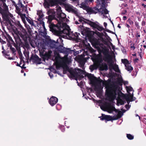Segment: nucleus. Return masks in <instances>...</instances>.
<instances>
[{
	"mask_svg": "<svg viewBox=\"0 0 146 146\" xmlns=\"http://www.w3.org/2000/svg\"><path fill=\"white\" fill-rule=\"evenodd\" d=\"M119 87L117 85L113 84L112 87H106V95L110 100H113L117 95L119 97H123L125 99L127 104L131 101L130 97L128 95H125L119 89Z\"/></svg>",
	"mask_w": 146,
	"mask_h": 146,
	"instance_id": "obj_1",
	"label": "nucleus"
},
{
	"mask_svg": "<svg viewBox=\"0 0 146 146\" xmlns=\"http://www.w3.org/2000/svg\"><path fill=\"white\" fill-rule=\"evenodd\" d=\"M50 28L56 35L60 36H62L63 34H66L69 37L70 40H73V38L69 36L70 27L66 23H63L61 27H59L54 24H52L50 25Z\"/></svg>",
	"mask_w": 146,
	"mask_h": 146,
	"instance_id": "obj_2",
	"label": "nucleus"
},
{
	"mask_svg": "<svg viewBox=\"0 0 146 146\" xmlns=\"http://www.w3.org/2000/svg\"><path fill=\"white\" fill-rule=\"evenodd\" d=\"M8 3V0H0V13L1 14L3 19L7 21H9L11 25L12 24L8 15L9 13Z\"/></svg>",
	"mask_w": 146,
	"mask_h": 146,
	"instance_id": "obj_3",
	"label": "nucleus"
},
{
	"mask_svg": "<svg viewBox=\"0 0 146 146\" xmlns=\"http://www.w3.org/2000/svg\"><path fill=\"white\" fill-rule=\"evenodd\" d=\"M27 31L29 33L28 34L26 30L25 32H24L23 34L21 33L20 34V36L22 39L24 40L25 43H28L31 41V38L32 37V29L29 25L26 26Z\"/></svg>",
	"mask_w": 146,
	"mask_h": 146,
	"instance_id": "obj_4",
	"label": "nucleus"
},
{
	"mask_svg": "<svg viewBox=\"0 0 146 146\" xmlns=\"http://www.w3.org/2000/svg\"><path fill=\"white\" fill-rule=\"evenodd\" d=\"M56 68L58 69L60 67H62L63 68V73L66 74L67 73V72H69L68 74V76L71 79H73V69L72 68L70 69L69 67L67 64H65L64 63L60 64L59 66H56Z\"/></svg>",
	"mask_w": 146,
	"mask_h": 146,
	"instance_id": "obj_5",
	"label": "nucleus"
},
{
	"mask_svg": "<svg viewBox=\"0 0 146 146\" xmlns=\"http://www.w3.org/2000/svg\"><path fill=\"white\" fill-rule=\"evenodd\" d=\"M91 42L93 47L97 49L99 53L101 52L102 50L100 47L103 44L102 43H100L99 40L95 38H93L91 40Z\"/></svg>",
	"mask_w": 146,
	"mask_h": 146,
	"instance_id": "obj_6",
	"label": "nucleus"
},
{
	"mask_svg": "<svg viewBox=\"0 0 146 146\" xmlns=\"http://www.w3.org/2000/svg\"><path fill=\"white\" fill-rule=\"evenodd\" d=\"M8 22L10 25L11 27L12 28L13 30H17V29H19L21 31V33L20 34H21V33L23 34L24 32H25V29L24 28V27H23V26L21 25L20 22L19 21H17L15 23V25L17 27H15V26H14V25H13L12 24L11 25L10 24L9 21H7Z\"/></svg>",
	"mask_w": 146,
	"mask_h": 146,
	"instance_id": "obj_7",
	"label": "nucleus"
},
{
	"mask_svg": "<svg viewBox=\"0 0 146 146\" xmlns=\"http://www.w3.org/2000/svg\"><path fill=\"white\" fill-rule=\"evenodd\" d=\"M94 8L95 9H94V11L92 14H96L98 12L101 13L102 14H107L108 13V11L106 9L104 6H102L99 9L96 7H94Z\"/></svg>",
	"mask_w": 146,
	"mask_h": 146,
	"instance_id": "obj_8",
	"label": "nucleus"
},
{
	"mask_svg": "<svg viewBox=\"0 0 146 146\" xmlns=\"http://www.w3.org/2000/svg\"><path fill=\"white\" fill-rule=\"evenodd\" d=\"M85 73V71L81 69L76 68L74 69V75L76 74L78 76H80L79 78V80H81L84 78V76L82 75H80L81 74H84Z\"/></svg>",
	"mask_w": 146,
	"mask_h": 146,
	"instance_id": "obj_9",
	"label": "nucleus"
},
{
	"mask_svg": "<svg viewBox=\"0 0 146 146\" xmlns=\"http://www.w3.org/2000/svg\"><path fill=\"white\" fill-rule=\"evenodd\" d=\"M103 53L104 55L103 59L105 61L110 62L112 61L111 56L108 54V52L107 50H105L103 52Z\"/></svg>",
	"mask_w": 146,
	"mask_h": 146,
	"instance_id": "obj_10",
	"label": "nucleus"
},
{
	"mask_svg": "<svg viewBox=\"0 0 146 146\" xmlns=\"http://www.w3.org/2000/svg\"><path fill=\"white\" fill-rule=\"evenodd\" d=\"M95 79V80L92 84L95 86L94 90H98V88L97 87L101 85V83L102 82L103 84H104V82H103V80L100 79V78H99V79H98L96 77Z\"/></svg>",
	"mask_w": 146,
	"mask_h": 146,
	"instance_id": "obj_11",
	"label": "nucleus"
},
{
	"mask_svg": "<svg viewBox=\"0 0 146 146\" xmlns=\"http://www.w3.org/2000/svg\"><path fill=\"white\" fill-rule=\"evenodd\" d=\"M31 60L33 61V62L38 64H40L41 63V59L36 54H32L31 55L30 58V61Z\"/></svg>",
	"mask_w": 146,
	"mask_h": 146,
	"instance_id": "obj_12",
	"label": "nucleus"
},
{
	"mask_svg": "<svg viewBox=\"0 0 146 146\" xmlns=\"http://www.w3.org/2000/svg\"><path fill=\"white\" fill-rule=\"evenodd\" d=\"M81 7L84 10H86L88 13H90L92 14L93 12L94 11V9H95L94 7L92 8L91 7H88L86 5L85 3L82 2L80 4Z\"/></svg>",
	"mask_w": 146,
	"mask_h": 146,
	"instance_id": "obj_13",
	"label": "nucleus"
},
{
	"mask_svg": "<svg viewBox=\"0 0 146 146\" xmlns=\"http://www.w3.org/2000/svg\"><path fill=\"white\" fill-rule=\"evenodd\" d=\"M17 5L18 9L17 8H16V9L17 11V13L20 15L22 14L21 12L23 11V10L25 8V6L20 1H19Z\"/></svg>",
	"mask_w": 146,
	"mask_h": 146,
	"instance_id": "obj_14",
	"label": "nucleus"
},
{
	"mask_svg": "<svg viewBox=\"0 0 146 146\" xmlns=\"http://www.w3.org/2000/svg\"><path fill=\"white\" fill-rule=\"evenodd\" d=\"M59 40V41L60 42H62L63 41V40H62V38L60 37H59V38L57 40V42H56L54 40H51L50 41V46L52 48H57V46L56 44L58 43Z\"/></svg>",
	"mask_w": 146,
	"mask_h": 146,
	"instance_id": "obj_15",
	"label": "nucleus"
},
{
	"mask_svg": "<svg viewBox=\"0 0 146 146\" xmlns=\"http://www.w3.org/2000/svg\"><path fill=\"white\" fill-rule=\"evenodd\" d=\"M58 100V99L56 97L52 96L50 98L49 101V103L50 105L52 106L56 104Z\"/></svg>",
	"mask_w": 146,
	"mask_h": 146,
	"instance_id": "obj_16",
	"label": "nucleus"
},
{
	"mask_svg": "<svg viewBox=\"0 0 146 146\" xmlns=\"http://www.w3.org/2000/svg\"><path fill=\"white\" fill-rule=\"evenodd\" d=\"M77 61L79 63V66L82 69H84L86 60L84 58H78L77 59Z\"/></svg>",
	"mask_w": 146,
	"mask_h": 146,
	"instance_id": "obj_17",
	"label": "nucleus"
},
{
	"mask_svg": "<svg viewBox=\"0 0 146 146\" xmlns=\"http://www.w3.org/2000/svg\"><path fill=\"white\" fill-rule=\"evenodd\" d=\"M100 117L101 118V120H105L106 122L111 120V116L110 115H105L104 114H102V116Z\"/></svg>",
	"mask_w": 146,
	"mask_h": 146,
	"instance_id": "obj_18",
	"label": "nucleus"
},
{
	"mask_svg": "<svg viewBox=\"0 0 146 146\" xmlns=\"http://www.w3.org/2000/svg\"><path fill=\"white\" fill-rule=\"evenodd\" d=\"M95 59L96 62L98 64H100L103 61L102 55L98 54L97 55H96Z\"/></svg>",
	"mask_w": 146,
	"mask_h": 146,
	"instance_id": "obj_19",
	"label": "nucleus"
},
{
	"mask_svg": "<svg viewBox=\"0 0 146 146\" xmlns=\"http://www.w3.org/2000/svg\"><path fill=\"white\" fill-rule=\"evenodd\" d=\"M99 65V69L101 71H107L108 69V67L106 63H104Z\"/></svg>",
	"mask_w": 146,
	"mask_h": 146,
	"instance_id": "obj_20",
	"label": "nucleus"
},
{
	"mask_svg": "<svg viewBox=\"0 0 146 146\" xmlns=\"http://www.w3.org/2000/svg\"><path fill=\"white\" fill-rule=\"evenodd\" d=\"M56 16L60 20H63L65 19L66 20H68L67 18H66V15L62 12L58 13V14L56 15Z\"/></svg>",
	"mask_w": 146,
	"mask_h": 146,
	"instance_id": "obj_21",
	"label": "nucleus"
},
{
	"mask_svg": "<svg viewBox=\"0 0 146 146\" xmlns=\"http://www.w3.org/2000/svg\"><path fill=\"white\" fill-rule=\"evenodd\" d=\"M70 62V60L68 58V56L65 55L63 58L62 62L60 64H69Z\"/></svg>",
	"mask_w": 146,
	"mask_h": 146,
	"instance_id": "obj_22",
	"label": "nucleus"
},
{
	"mask_svg": "<svg viewBox=\"0 0 146 146\" xmlns=\"http://www.w3.org/2000/svg\"><path fill=\"white\" fill-rule=\"evenodd\" d=\"M108 112L109 113H111L113 111H115L116 113L117 111V109L115 108V107L113 106H110L107 108Z\"/></svg>",
	"mask_w": 146,
	"mask_h": 146,
	"instance_id": "obj_23",
	"label": "nucleus"
},
{
	"mask_svg": "<svg viewBox=\"0 0 146 146\" xmlns=\"http://www.w3.org/2000/svg\"><path fill=\"white\" fill-rule=\"evenodd\" d=\"M88 77L90 79L92 84L95 80V78H96V77L94 76L93 74H89L88 76Z\"/></svg>",
	"mask_w": 146,
	"mask_h": 146,
	"instance_id": "obj_24",
	"label": "nucleus"
},
{
	"mask_svg": "<svg viewBox=\"0 0 146 146\" xmlns=\"http://www.w3.org/2000/svg\"><path fill=\"white\" fill-rule=\"evenodd\" d=\"M5 33L6 34V35L7 36V38H8V40H6L9 43L10 41L14 42V41L12 40V38L11 37V36L7 33L5 31Z\"/></svg>",
	"mask_w": 146,
	"mask_h": 146,
	"instance_id": "obj_25",
	"label": "nucleus"
},
{
	"mask_svg": "<svg viewBox=\"0 0 146 146\" xmlns=\"http://www.w3.org/2000/svg\"><path fill=\"white\" fill-rule=\"evenodd\" d=\"M125 69L127 70L129 72H131L132 70H133V68L131 66L129 65V64L125 66Z\"/></svg>",
	"mask_w": 146,
	"mask_h": 146,
	"instance_id": "obj_26",
	"label": "nucleus"
},
{
	"mask_svg": "<svg viewBox=\"0 0 146 146\" xmlns=\"http://www.w3.org/2000/svg\"><path fill=\"white\" fill-rule=\"evenodd\" d=\"M96 33L98 36L101 38L102 40H104V38L102 37L103 36H104V34L103 33H100L99 32L97 31L96 32Z\"/></svg>",
	"mask_w": 146,
	"mask_h": 146,
	"instance_id": "obj_27",
	"label": "nucleus"
},
{
	"mask_svg": "<svg viewBox=\"0 0 146 146\" xmlns=\"http://www.w3.org/2000/svg\"><path fill=\"white\" fill-rule=\"evenodd\" d=\"M26 20L31 25V27H32L33 26H34L35 27L33 21V20L32 19H30L28 18H26Z\"/></svg>",
	"mask_w": 146,
	"mask_h": 146,
	"instance_id": "obj_28",
	"label": "nucleus"
},
{
	"mask_svg": "<svg viewBox=\"0 0 146 146\" xmlns=\"http://www.w3.org/2000/svg\"><path fill=\"white\" fill-rule=\"evenodd\" d=\"M90 24H89V25H90L91 27L96 29L97 27L98 26V24H96L95 23L92 21H90Z\"/></svg>",
	"mask_w": 146,
	"mask_h": 146,
	"instance_id": "obj_29",
	"label": "nucleus"
},
{
	"mask_svg": "<svg viewBox=\"0 0 146 146\" xmlns=\"http://www.w3.org/2000/svg\"><path fill=\"white\" fill-rule=\"evenodd\" d=\"M121 60L122 62L125 65V66L129 64V61L127 59H122Z\"/></svg>",
	"mask_w": 146,
	"mask_h": 146,
	"instance_id": "obj_30",
	"label": "nucleus"
},
{
	"mask_svg": "<svg viewBox=\"0 0 146 146\" xmlns=\"http://www.w3.org/2000/svg\"><path fill=\"white\" fill-rule=\"evenodd\" d=\"M47 13L48 15H55V12L53 10L50 9L48 11Z\"/></svg>",
	"mask_w": 146,
	"mask_h": 146,
	"instance_id": "obj_31",
	"label": "nucleus"
},
{
	"mask_svg": "<svg viewBox=\"0 0 146 146\" xmlns=\"http://www.w3.org/2000/svg\"><path fill=\"white\" fill-rule=\"evenodd\" d=\"M117 104H119L121 105H123L125 103V101L122 100L121 99H120L117 100Z\"/></svg>",
	"mask_w": 146,
	"mask_h": 146,
	"instance_id": "obj_32",
	"label": "nucleus"
},
{
	"mask_svg": "<svg viewBox=\"0 0 146 146\" xmlns=\"http://www.w3.org/2000/svg\"><path fill=\"white\" fill-rule=\"evenodd\" d=\"M122 82L123 81L122 79H118L115 83L121 86L122 85Z\"/></svg>",
	"mask_w": 146,
	"mask_h": 146,
	"instance_id": "obj_33",
	"label": "nucleus"
},
{
	"mask_svg": "<svg viewBox=\"0 0 146 146\" xmlns=\"http://www.w3.org/2000/svg\"><path fill=\"white\" fill-rule=\"evenodd\" d=\"M117 113L118 112V114L117 115V116L119 118H120L123 115V113L120 110H118L117 109Z\"/></svg>",
	"mask_w": 146,
	"mask_h": 146,
	"instance_id": "obj_34",
	"label": "nucleus"
},
{
	"mask_svg": "<svg viewBox=\"0 0 146 146\" xmlns=\"http://www.w3.org/2000/svg\"><path fill=\"white\" fill-rule=\"evenodd\" d=\"M126 136L127 138L129 140H132L134 139V136L130 134H127Z\"/></svg>",
	"mask_w": 146,
	"mask_h": 146,
	"instance_id": "obj_35",
	"label": "nucleus"
},
{
	"mask_svg": "<svg viewBox=\"0 0 146 146\" xmlns=\"http://www.w3.org/2000/svg\"><path fill=\"white\" fill-rule=\"evenodd\" d=\"M113 69L116 72H118L119 71L118 65L117 64L115 65L114 66Z\"/></svg>",
	"mask_w": 146,
	"mask_h": 146,
	"instance_id": "obj_36",
	"label": "nucleus"
},
{
	"mask_svg": "<svg viewBox=\"0 0 146 146\" xmlns=\"http://www.w3.org/2000/svg\"><path fill=\"white\" fill-rule=\"evenodd\" d=\"M65 8L66 10L68 11H71L73 12V9L71 8L70 6L68 5H66L65 6Z\"/></svg>",
	"mask_w": 146,
	"mask_h": 146,
	"instance_id": "obj_37",
	"label": "nucleus"
},
{
	"mask_svg": "<svg viewBox=\"0 0 146 146\" xmlns=\"http://www.w3.org/2000/svg\"><path fill=\"white\" fill-rule=\"evenodd\" d=\"M55 17V15H49L48 16V20L51 21Z\"/></svg>",
	"mask_w": 146,
	"mask_h": 146,
	"instance_id": "obj_38",
	"label": "nucleus"
},
{
	"mask_svg": "<svg viewBox=\"0 0 146 146\" xmlns=\"http://www.w3.org/2000/svg\"><path fill=\"white\" fill-rule=\"evenodd\" d=\"M79 33H76V36L74 34V40H75L76 39H79V35H80Z\"/></svg>",
	"mask_w": 146,
	"mask_h": 146,
	"instance_id": "obj_39",
	"label": "nucleus"
},
{
	"mask_svg": "<svg viewBox=\"0 0 146 146\" xmlns=\"http://www.w3.org/2000/svg\"><path fill=\"white\" fill-rule=\"evenodd\" d=\"M61 7L60 6L58 7L56 9V15H57L58 13H60L62 12V11L61 10Z\"/></svg>",
	"mask_w": 146,
	"mask_h": 146,
	"instance_id": "obj_40",
	"label": "nucleus"
},
{
	"mask_svg": "<svg viewBox=\"0 0 146 146\" xmlns=\"http://www.w3.org/2000/svg\"><path fill=\"white\" fill-rule=\"evenodd\" d=\"M96 29H97L99 31H102L103 30H105V29H104L103 27L100 26L98 25V26L97 27Z\"/></svg>",
	"mask_w": 146,
	"mask_h": 146,
	"instance_id": "obj_41",
	"label": "nucleus"
},
{
	"mask_svg": "<svg viewBox=\"0 0 146 146\" xmlns=\"http://www.w3.org/2000/svg\"><path fill=\"white\" fill-rule=\"evenodd\" d=\"M1 36L2 38L4 39H6V40H8V38H7V36L6 35L5 33H4L2 32L1 34Z\"/></svg>",
	"mask_w": 146,
	"mask_h": 146,
	"instance_id": "obj_42",
	"label": "nucleus"
},
{
	"mask_svg": "<svg viewBox=\"0 0 146 146\" xmlns=\"http://www.w3.org/2000/svg\"><path fill=\"white\" fill-rule=\"evenodd\" d=\"M8 46L10 47V49L12 52L13 53H14L16 51L15 49L14 48L12 47V46L11 44H9Z\"/></svg>",
	"mask_w": 146,
	"mask_h": 146,
	"instance_id": "obj_43",
	"label": "nucleus"
},
{
	"mask_svg": "<svg viewBox=\"0 0 146 146\" xmlns=\"http://www.w3.org/2000/svg\"><path fill=\"white\" fill-rule=\"evenodd\" d=\"M88 50L90 51V52L91 53H93L95 52L96 50L94 49L91 46L89 47L88 48Z\"/></svg>",
	"mask_w": 146,
	"mask_h": 146,
	"instance_id": "obj_44",
	"label": "nucleus"
},
{
	"mask_svg": "<svg viewBox=\"0 0 146 146\" xmlns=\"http://www.w3.org/2000/svg\"><path fill=\"white\" fill-rule=\"evenodd\" d=\"M61 48L60 49V51L61 52L64 53L66 50H67V48L62 46Z\"/></svg>",
	"mask_w": 146,
	"mask_h": 146,
	"instance_id": "obj_45",
	"label": "nucleus"
},
{
	"mask_svg": "<svg viewBox=\"0 0 146 146\" xmlns=\"http://www.w3.org/2000/svg\"><path fill=\"white\" fill-rule=\"evenodd\" d=\"M129 96L130 97V100H131V102L134 101L136 99V98L135 97H133V94L130 95Z\"/></svg>",
	"mask_w": 146,
	"mask_h": 146,
	"instance_id": "obj_46",
	"label": "nucleus"
},
{
	"mask_svg": "<svg viewBox=\"0 0 146 146\" xmlns=\"http://www.w3.org/2000/svg\"><path fill=\"white\" fill-rule=\"evenodd\" d=\"M15 42H16V44L14 42L13 45L17 49L18 48V45L20 44V43L19 42H17V40H15Z\"/></svg>",
	"mask_w": 146,
	"mask_h": 146,
	"instance_id": "obj_47",
	"label": "nucleus"
},
{
	"mask_svg": "<svg viewBox=\"0 0 146 146\" xmlns=\"http://www.w3.org/2000/svg\"><path fill=\"white\" fill-rule=\"evenodd\" d=\"M67 50H66L64 53L67 54L66 55H68V54L70 52L71 50L69 48H67Z\"/></svg>",
	"mask_w": 146,
	"mask_h": 146,
	"instance_id": "obj_48",
	"label": "nucleus"
},
{
	"mask_svg": "<svg viewBox=\"0 0 146 146\" xmlns=\"http://www.w3.org/2000/svg\"><path fill=\"white\" fill-rule=\"evenodd\" d=\"M135 25L137 29H140V26L139 25V23L137 21L135 22Z\"/></svg>",
	"mask_w": 146,
	"mask_h": 146,
	"instance_id": "obj_49",
	"label": "nucleus"
},
{
	"mask_svg": "<svg viewBox=\"0 0 146 146\" xmlns=\"http://www.w3.org/2000/svg\"><path fill=\"white\" fill-rule=\"evenodd\" d=\"M119 119V118L117 116V115H116L115 116H114L113 117L111 116V121H112L113 120H116Z\"/></svg>",
	"mask_w": 146,
	"mask_h": 146,
	"instance_id": "obj_50",
	"label": "nucleus"
},
{
	"mask_svg": "<svg viewBox=\"0 0 146 146\" xmlns=\"http://www.w3.org/2000/svg\"><path fill=\"white\" fill-rule=\"evenodd\" d=\"M90 68L91 70H93L96 68V66L92 65L90 66Z\"/></svg>",
	"mask_w": 146,
	"mask_h": 146,
	"instance_id": "obj_51",
	"label": "nucleus"
},
{
	"mask_svg": "<svg viewBox=\"0 0 146 146\" xmlns=\"http://www.w3.org/2000/svg\"><path fill=\"white\" fill-rule=\"evenodd\" d=\"M101 109L104 111H106V107L104 105H102L100 106Z\"/></svg>",
	"mask_w": 146,
	"mask_h": 146,
	"instance_id": "obj_52",
	"label": "nucleus"
},
{
	"mask_svg": "<svg viewBox=\"0 0 146 146\" xmlns=\"http://www.w3.org/2000/svg\"><path fill=\"white\" fill-rule=\"evenodd\" d=\"M44 6L45 8H49L50 5L48 2H46L45 3Z\"/></svg>",
	"mask_w": 146,
	"mask_h": 146,
	"instance_id": "obj_53",
	"label": "nucleus"
},
{
	"mask_svg": "<svg viewBox=\"0 0 146 146\" xmlns=\"http://www.w3.org/2000/svg\"><path fill=\"white\" fill-rule=\"evenodd\" d=\"M126 89L127 91H131L133 90V88L131 87L126 86Z\"/></svg>",
	"mask_w": 146,
	"mask_h": 146,
	"instance_id": "obj_54",
	"label": "nucleus"
},
{
	"mask_svg": "<svg viewBox=\"0 0 146 146\" xmlns=\"http://www.w3.org/2000/svg\"><path fill=\"white\" fill-rule=\"evenodd\" d=\"M135 44L134 43H132L131 44V46L130 48H131V49H132L133 50H134L135 48Z\"/></svg>",
	"mask_w": 146,
	"mask_h": 146,
	"instance_id": "obj_55",
	"label": "nucleus"
},
{
	"mask_svg": "<svg viewBox=\"0 0 146 146\" xmlns=\"http://www.w3.org/2000/svg\"><path fill=\"white\" fill-rule=\"evenodd\" d=\"M104 36H105V37L107 38V39H108V38H110V37L108 36L107 33L105 31H104Z\"/></svg>",
	"mask_w": 146,
	"mask_h": 146,
	"instance_id": "obj_56",
	"label": "nucleus"
},
{
	"mask_svg": "<svg viewBox=\"0 0 146 146\" xmlns=\"http://www.w3.org/2000/svg\"><path fill=\"white\" fill-rule=\"evenodd\" d=\"M136 36L137 39L140 37V35L138 31H136Z\"/></svg>",
	"mask_w": 146,
	"mask_h": 146,
	"instance_id": "obj_57",
	"label": "nucleus"
},
{
	"mask_svg": "<svg viewBox=\"0 0 146 146\" xmlns=\"http://www.w3.org/2000/svg\"><path fill=\"white\" fill-rule=\"evenodd\" d=\"M24 55L25 56H26L27 59V63L29 62L28 60L29 59V54H25L24 53Z\"/></svg>",
	"mask_w": 146,
	"mask_h": 146,
	"instance_id": "obj_58",
	"label": "nucleus"
},
{
	"mask_svg": "<svg viewBox=\"0 0 146 146\" xmlns=\"http://www.w3.org/2000/svg\"><path fill=\"white\" fill-rule=\"evenodd\" d=\"M127 21L129 22V24L131 25H133V21H132L131 19H129Z\"/></svg>",
	"mask_w": 146,
	"mask_h": 146,
	"instance_id": "obj_59",
	"label": "nucleus"
},
{
	"mask_svg": "<svg viewBox=\"0 0 146 146\" xmlns=\"http://www.w3.org/2000/svg\"><path fill=\"white\" fill-rule=\"evenodd\" d=\"M79 51H76V50L75 49H74V56H76V55L77 54L79 53Z\"/></svg>",
	"mask_w": 146,
	"mask_h": 146,
	"instance_id": "obj_60",
	"label": "nucleus"
},
{
	"mask_svg": "<svg viewBox=\"0 0 146 146\" xmlns=\"http://www.w3.org/2000/svg\"><path fill=\"white\" fill-rule=\"evenodd\" d=\"M109 66L110 70H111V69H113L114 66L111 63L109 65Z\"/></svg>",
	"mask_w": 146,
	"mask_h": 146,
	"instance_id": "obj_61",
	"label": "nucleus"
},
{
	"mask_svg": "<svg viewBox=\"0 0 146 146\" xmlns=\"http://www.w3.org/2000/svg\"><path fill=\"white\" fill-rule=\"evenodd\" d=\"M60 129L62 132H64L65 130V129L64 126H61Z\"/></svg>",
	"mask_w": 146,
	"mask_h": 146,
	"instance_id": "obj_62",
	"label": "nucleus"
},
{
	"mask_svg": "<svg viewBox=\"0 0 146 146\" xmlns=\"http://www.w3.org/2000/svg\"><path fill=\"white\" fill-rule=\"evenodd\" d=\"M19 58L20 60H21L22 59V58H24V57H23V56H22V54L21 52L20 53H19Z\"/></svg>",
	"mask_w": 146,
	"mask_h": 146,
	"instance_id": "obj_63",
	"label": "nucleus"
},
{
	"mask_svg": "<svg viewBox=\"0 0 146 146\" xmlns=\"http://www.w3.org/2000/svg\"><path fill=\"white\" fill-rule=\"evenodd\" d=\"M131 106L129 105V104H126L125 105V108L128 110L130 107Z\"/></svg>",
	"mask_w": 146,
	"mask_h": 146,
	"instance_id": "obj_64",
	"label": "nucleus"
}]
</instances>
